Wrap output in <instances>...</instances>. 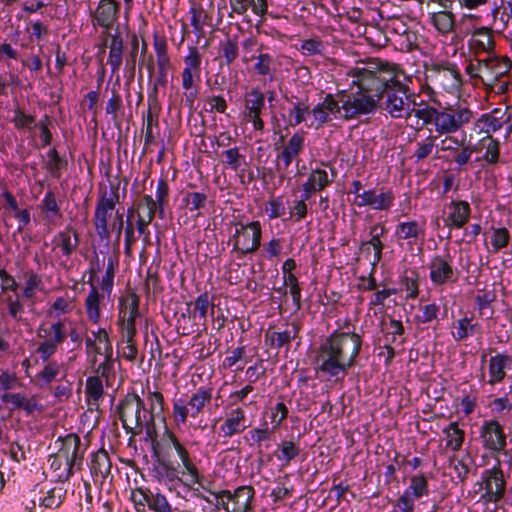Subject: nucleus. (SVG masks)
<instances>
[{"mask_svg":"<svg viewBox=\"0 0 512 512\" xmlns=\"http://www.w3.org/2000/svg\"><path fill=\"white\" fill-rule=\"evenodd\" d=\"M512 68V62L507 57L489 56L478 61V77L483 84H491L499 78H504Z\"/></svg>","mask_w":512,"mask_h":512,"instance_id":"4468645a","label":"nucleus"},{"mask_svg":"<svg viewBox=\"0 0 512 512\" xmlns=\"http://www.w3.org/2000/svg\"><path fill=\"white\" fill-rule=\"evenodd\" d=\"M120 11V3L115 0H101L94 12L96 23L109 30L113 28L114 23L118 19Z\"/></svg>","mask_w":512,"mask_h":512,"instance_id":"b1692460","label":"nucleus"},{"mask_svg":"<svg viewBox=\"0 0 512 512\" xmlns=\"http://www.w3.org/2000/svg\"><path fill=\"white\" fill-rule=\"evenodd\" d=\"M479 437L482 447L489 451L491 457L499 460V454L507 445V436L500 422L495 419L485 420L479 429Z\"/></svg>","mask_w":512,"mask_h":512,"instance_id":"9d476101","label":"nucleus"},{"mask_svg":"<svg viewBox=\"0 0 512 512\" xmlns=\"http://www.w3.org/2000/svg\"><path fill=\"white\" fill-rule=\"evenodd\" d=\"M53 243L55 244L53 249L60 248L62 255L68 258L78 247V234L74 231V238L72 239L68 231H60L54 236Z\"/></svg>","mask_w":512,"mask_h":512,"instance_id":"58836bf2","label":"nucleus"},{"mask_svg":"<svg viewBox=\"0 0 512 512\" xmlns=\"http://www.w3.org/2000/svg\"><path fill=\"white\" fill-rule=\"evenodd\" d=\"M150 408L148 410V418L156 419L164 412V396L158 391H149L147 395Z\"/></svg>","mask_w":512,"mask_h":512,"instance_id":"bf43d9fd","label":"nucleus"},{"mask_svg":"<svg viewBox=\"0 0 512 512\" xmlns=\"http://www.w3.org/2000/svg\"><path fill=\"white\" fill-rule=\"evenodd\" d=\"M140 49V41L137 33L134 31L126 30V47L124 51L125 70L130 72L133 76L135 74L136 65L138 63L139 69L144 65V60L138 59Z\"/></svg>","mask_w":512,"mask_h":512,"instance_id":"393cba45","label":"nucleus"},{"mask_svg":"<svg viewBox=\"0 0 512 512\" xmlns=\"http://www.w3.org/2000/svg\"><path fill=\"white\" fill-rule=\"evenodd\" d=\"M152 477L154 480L168 487L170 491L175 489V484L184 482L178 476V470L171 463L166 461H158L152 468Z\"/></svg>","mask_w":512,"mask_h":512,"instance_id":"cd10ccee","label":"nucleus"},{"mask_svg":"<svg viewBox=\"0 0 512 512\" xmlns=\"http://www.w3.org/2000/svg\"><path fill=\"white\" fill-rule=\"evenodd\" d=\"M451 212L445 218L444 223L451 229H460L469 221L471 207L467 201L452 200L449 204Z\"/></svg>","mask_w":512,"mask_h":512,"instance_id":"a878e982","label":"nucleus"},{"mask_svg":"<svg viewBox=\"0 0 512 512\" xmlns=\"http://www.w3.org/2000/svg\"><path fill=\"white\" fill-rule=\"evenodd\" d=\"M394 194L391 190L380 189L377 193L376 189L365 190L359 195V200L355 199L354 204L358 207L369 206L374 210L387 211L394 203Z\"/></svg>","mask_w":512,"mask_h":512,"instance_id":"6ab92c4d","label":"nucleus"},{"mask_svg":"<svg viewBox=\"0 0 512 512\" xmlns=\"http://www.w3.org/2000/svg\"><path fill=\"white\" fill-rule=\"evenodd\" d=\"M40 209L44 214V219L48 223H54L56 218L61 217L60 206L52 191H47L41 200Z\"/></svg>","mask_w":512,"mask_h":512,"instance_id":"79ce46f5","label":"nucleus"},{"mask_svg":"<svg viewBox=\"0 0 512 512\" xmlns=\"http://www.w3.org/2000/svg\"><path fill=\"white\" fill-rule=\"evenodd\" d=\"M249 425L246 424V415L242 408L237 407L227 415L223 423L220 425V436L231 438L234 435L244 432Z\"/></svg>","mask_w":512,"mask_h":512,"instance_id":"5701e85b","label":"nucleus"},{"mask_svg":"<svg viewBox=\"0 0 512 512\" xmlns=\"http://www.w3.org/2000/svg\"><path fill=\"white\" fill-rule=\"evenodd\" d=\"M169 185L163 178L158 180L154 202L157 205V212L161 219L164 218V207L168 203Z\"/></svg>","mask_w":512,"mask_h":512,"instance_id":"4d7b16f0","label":"nucleus"},{"mask_svg":"<svg viewBox=\"0 0 512 512\" xmlns=\"http://www.w3.org/2000/svg\"><path fill=\"white\" fill-rule=\"evenodd\" d=\"M482 484L485 492L481 495V500L485 503H499L504 499L506 491V481L501 469V461L497 460L494 467L486 469L482 473Z\"/></svg>","mask_w":512,"mask_h":512,"instance_id":"f8f14e48","label":"nucleus"},{"mask_svg":"<svg viewBox=\"0 0 512 512\" xmlns=\"http://www.w3.org/2000/svg\"><path fill=\"white\" fill-rule=\"evenodd\" d=\"M149 509L153 512H173L166 496L160 493L158 489L150 494Z\"/></svg>","mask_w":512,"mask_h":512,"instance_id":"774afa93","label":"nucleus"},{"mask_svg":"<svg viewBox=\"0 0 512 512\" xmlns=\"http://www.w3.org/2000/svg\"><path fill=\"white\" fill-rule=\"evenodd\" d=\"M147 209V213L141 214L138 213V219L136 222V228L140 235L144 236V240L148 241L149 239V230L148 226L152 222L157 212V205L154 202V199L150 195H144L138 203V209Z\"/></svg>","mask_w":512,"mask_h":512,"instance_id":"c85d7f7f","label":"nucleus"},{"mask_svg":"<svg viewBox=\"0 0 512 512\" xmlns=\"http://www.w3.org/2000/svg\"><path fill=\"white\" fill-rule=\"evenodd\" d=\"M201 63V54L197 48L191 47L189 53L184 57V69L181 74L182 87L184 90L193 89L200 83Z\"/></svg>","mask_w":512,"mask_h":512,"instance_id":"a211bd4d","label":"nucleus"},{"mask_svg":"<svg viewBox=\"0 0 512 512\" xmlns=\"http://www.w3.org/2000/svg\"><path fill=\"white\" fill-rule=\"evenodd\" d=\"M461 137H456L453 134H442L441 136H445L443 139H441L440 143L437 144V151L438 152H449V153H455L463 144L466 143L467 135L463 131V129L460 131Z\"/></svg>","mask_w":512,"mask_h":512,"instance_id":"3c124183","label":"nucleus"},{"mask_svg":"<svg viewBox=\"0 0 512 512\" xmlns=\"http://www.w3.org/2000/svg\"><path fill=\"white\" fill-rule=\"evenodd\" d=\"M488 143L485 145V153L477 160H483L488 165H496L500 160V143L493 137H487Z\"/></svg>","mask_w":512,"mask_h":512,"instance_id":"13d9d810","label":"nucleus"},{"mask_svg":"<svg viewBox=\"0 0 512 512\" xmlns=\"http://www.w3.org/2000/svg\"><path fill=\"white\" fill-rule=\"evenodd\" d=\"M39 337H44L46 341L53 343L55 346L59 347L66 337L67 332L65 329V325L63 321L57 320L52 323L48 328H40L38 332Z\"/></svg>","mask_w":512,"mask_h":512,"instance_id":"ea45409f","label":"nucleus"},{"mask_svg":"<svg viewBox=\"0 0 512 512\" xmlns=\"http://www.w3.org/2000/svg\"><path fill=\"white\" fill-rule=\"evenodd\" d=\"M2 402L11 404V409H21L26 415H32L35 412L42 413L44 411L43 404L40 403L37 395L26 396L22 393H4L1 396Z\"/></svg>","mask_w":512,"mask_h":512,"instance_id":"aec40b11","label":"nucleus"},{"mask_svg":"<svg viewBox=\"0 0 512 512\" xmlns=\"http://www.w3.org/2000/svg\"><path fill=\"white\" fill-rule=\"evenodd\" d=\"M419 273L414 270H406L401 277V287L406 291L407 299H415L419 294Z\"/></svg>","mask_w":512,"mask_h":512,"instance_id":"a18cd8bd","label":"nucleus"},{"mask_svg":"<svg viewBox=\"0 0 512 512\" xmlns=\"http://www.w3.org/2000/svg\"><path fill=\"white\" fill-rule=\"evenodd\" d=\"M446 436V448L451 451H459L463 445L465 432L459 428L457 422H451L443 429Z\"/></svg>","mask_w":512,"mask_h":512,"instance_id":"37998d69","label":"nucleus"},{"mask_svg":"<svg viewBox=\"0 0 512 512\" xmlns=\"http://www.w3.org/2000/svg\"><path fill=\"white\" fill-rule=\"evenodd\" d=\"M119 183H110L109 191L106 188L100 189L96 202L93 222L97 235L101 240L109 242L110 228L108 221L119 203Z\"/></svg>","mask_w":512,"mask_h":512,"instance_id":"6e6552de","label":"nucleus"},{"mask_svg":"<svg viewBox=\"0 0 512 512\" xmlns=\"http://www.w3.org/2000/svg\"><path fill=\"white\" fill-rule=\"evenodd\" d=\"M425 235V225L416 220L399 222L395 226L394 236L398 241H406L409 245H414Z\"/></svg>","mask_w":512,"mask_h":512,"instance_id":"bb28decb","label":"nucleus"},{"mask_svg":"<svg viewBox=\"0 0 512 512\" xmlns=\"http://www.w3.org/2000/svg\"><path fill=\"white\" fill-rule=\"evenodd\" d=\"M105 111L111 116L112 122L119 127L121 122L120 112L123 111V103L117 90L112 89V95L106 103Z\"/></svg>","mask_w":512,"mask_h":512,"instance_id":"864d4df0","label":"nucleus"},{"mask_svg":"<svg viewBox=\"0 0 512 512\" xmlns=\"http://www.w3.org/2000/svg\"><path fill=\"white\" fill-rule=\"evenodd\" d=\"M229 6V17H233V14L243 16L249 9L253 14L263 17L268 10L267 0H229Z\"/></svg>","mask_w":512,"mask_h":512,"instance_id":"72a5a7b5","label":"nucleus"},{"mask_svg":"<svg viewBox=\"0 0 512 512\" xmlns=\"http://www.w3.org/2000/svg\"><path fill=\"white\" fill-rule=\"evenodd\" d=\"M431 19L432 24L442 34H448L454 27V15L449 11L434 13Z\"/></svg>","mask_w":512,"mask_h":512,"instance_id":"5fc2aeb1","label":"nucleus"},{"mask_svg":"<svg viewBox=\"0 0 512 512\" xmlns=\"http://www.w3.org/2000/svg\"><path fill=\"white\" fill-rule=\"evenodd\" d=\"M139 302V297L135 293L119 301L118 325L121 330V342L124 344L122 356L129 361H134L138 352L134 337L136 335L135 320L140 315Z\"/></svg>","mask_w":512,"mask_h":512,"instance_id":"39448f33","label":"nucleus"},{"mask_svg":"<svg viewBox=\"0 0 512 512\" xmlns=\"http://www.w3.org/2000/svg\"><path fill=\"white\" fill-rule=\"evenodd\" d=\"M185 468L188 479L183 484L187 487H191V484L200 483V473L196 465L192 462L188 450L181 443L173 447Z\"/></svg>","mask_w":512,"mask_h":512,"instance_id":"f704fd0d","label":"nucleus"},{"mask_svg":"<svg viewBox=\"0 0 512 512\" xmlns=\"http://www.w3.org/2000/svg\"><path fill=\"white\" fill-rule=\"evenodd\" d=\"M208 196L204 192H187L182 198L183 205L196 216H201V210L205 208Z\"/></svg>","mask_w":512,"mask_h":512,"instance_id":"de8ad7c7","label":"nucleus"},{"mask_svg":"<svg viewBox=\"0 0 512 512\" xmlns=\"http://www.w3.org/2000/svg\"><path fill=\"white\" fill-rule=\"evenodd\" d=\"M42 290V277L33 270L27 271L25 285L22 291L23 297L26 299H33L36 296V292Z\"/></svg>","mask_w":512,"mask_h":512,"instance_id":"603ef678","label":"nucleus"},{"mask_svg":"<svg viewBox=\"0 0 512 512\" xmlns=\"http://www.w3.org/2000/svg\"><path fill=\"white\" fill-rule=\"evenodd\" d=\"M255 59L254 72L258 76L273 78L275 71V59L269 53H259L258 56H251L250 58L243 59L244 62H248Z\"/></svg>","mask_w":512,"mask_h":512,"instance_id":"4c0bfd02","label":"nucleus"},{"mask_svg":"<svg viewBox=\"0 0 512 512\" xmlns=\"http://www.w3.org/2000/svg\"><path fill=\"white\" fill-rule=\"evenodd\" d=\"M91 290L85 299V309L88 319L93 323L97 324L100 321V300L101 295L98 292L97 287L90 282Z\"/></svg>","mask_w":512,"mask_h":512,"instance_id":"a19ab883","label":"nucleus"},{"mask_svg":"<svg viewBox=\"0 0 512 512\" xmlns=\"http://www.w3.org/2000/svg\"><path fill=\"white\" fill-rule=\"evenodd\" d=\"M43 368L36 374V379L41 385H49L54 381H58L59 376L65 373L64 363L56 360L44 362Z\"/></svg>","mask_w":512,"mask_h":512,"instance_id":"c9c22d12","label":"nucleus"},{"mask_svg":"<svg viewBox=\"0 0 512 512\" xmlns=\"http://www.w3.org/2000/svg\"><path fill=\"white\" fill-rule=\"evenodd\" d=\"M428 268L430 270V280L435 286L453 283L458 279L457 271L452 264V257L449 254L445 256L435 255L431 259Z\"/></svg>","mask_w":512,"mask_h":512,"instance_id":"dca6fc26","label":"nucleus"},{"mask_svg":"<svg viewBox=\"0 0 512 512\" xmlns=\"http://www.w3.org/2000/svg\"><path fill=\"white\" fill-rule=\"evenodd\" d=\"M425 125L431 124L438 136L455 134L464 129L474 118V112L467 106L449 105L446 107L426 106L415 109L413 114Z\"/></svg>","mask_w":512,"mask_h":512,"instance_id":"20e7f679","label":"nucleus"},{"mask_svg":"<svg viewBox=\"0 0 512 512\" xmlns=\"http://www.w3.org/2000/svg\"><path fill=\"white\" fill-rule=\"evenodd\" d=\"M190 407L187 401L182 398L173 400V418L177 425L185 424L188 416L190 415Z\"/></svg>","mask_w":512,"mask_h":512,"instance_id":"338daca9","label":"nucleus"},{"mask_svg":"<svg viewBox=\"0 0 512 512\" xmlns=\"http://www.w3.org/2000/svg\"><path fill=\"white\" fill-rule=\"evenodd\" d=\"M284 98L291 106L287 115H282L286 123L291 127H296L303 123L310 114L308 98H300L294 95L284 96Z\"/></svg>","mask_w":512,"mask_h":512,"instance_id":"4be33fe9","label":"nucleus"},{"mask_svg":"<svg viewBox=\"0 0 512 512\" xmlns=\"http://www.w3.org/2000/svg\"><path fill=\"white\" fill-rule=\"evenodd\" d=\"M510 109V106L505 109L494 108L489 113L482 114L475 122V129H479V132L485 133L487 137H492L491 135L505 124L504 118Z\"/></svg>","mask_w":512,"mask_h":512,"instance_id":"412c9836","label":"nucleus"},{"mask_svg":"<svg viewBox=\"0 0 512 512\" xmlns=\"http://www.w3.org/2000/svg\"><path fill=\"white\" fill-rule=\"evenodd\" d=\"M299 331L300 325L297 322H292L291 329L287 328L283 331H267L265 333V342L274 349H280L284 346L289 348L291 341L298 336Z\"/></svg>","mask_w":512,"mask_h":512,"instance_id":"2f4dec72","label":"nucleus"},{"mask_svg":"<svg viewBox=\"0 0 512 512\" xmlns=\"http://www.w3.org/2000/svg\"><path fill=\"white\" fill-rule=\"evenodd\" d=\"M376 58H369L366 61H360L357 65L350 69L348 75L352 79V84L358 87V91L346 93L342 91L337 94L342 115L340 119L349 121L357 119L363 115L373 114L379 108V94L374 90H368L364 86L366 80V72L374 70Z\"/></svg>","mask_w":512,"mask_h":512,"instance_id":"7ed1b4c3","label":"nucleus"},{"mask_svg":"<svg viewBox=\"0 0 512 512\" xmlns=\"http://www.w3.org/2000/svg\"><path fill=\"white\" fill-rule=\"evenodd\" d=\"M310 114L313 116L311 126L315 128L323 127L326 123L335 119H340L342 111L338 97L335 98L332 94H326L323 101L310 108Z\"/></svg>","mask_w":512,"mask_h":512,"instance_id":"f3484780","label":"nucleus"},{"mask_svg":"<svg viewBox=\"0 0 512 512\" xmlns=\"http://www.w3.org/2000/svg\"><path fill=\"white\" fill-rule=\"evenodd\" d=\"M57 442L61 443L58 449L59 456L63 457L66 466V478L74 474V469L80 470L86 448L82 446L81 439L77 434L70 433L59 437Z\"/></svg>","mask_w":512,"mask_h":512,"instance_id":"9b49d317","label":"nucleus"},{"mask_svg":"<svg viewBox=\"0 0 512 512\" xmlns=\"http://www.w3.org/2000/svg\"><path fill=\"white\" fill-rule=\"evenodd\" d=\"M104 356V361L101 362L96 368L95 372L97 377L105 378L108 383L110 378L114 376L115 373V359L113 358V352L110 354H102Z\"/></svg>","mask_w":512,"mask_h":512,"instance_id":"0e129e2a","label":"nucleus"},{"mask_svg":"<svg viewBox=\"0 0 512 512\" xmlns=\"http://www.w3.org/2000/svg\"><path fill=\"white\" fill-rule=\"evenodd\" d=\"M117 412L127 433L140 435L148 420L145 402L135 393L127 394L118 404Z\"/></svg>","mask_w":512,"mask_h":512,"instance_id":"0eeeda50","label":"nucleus"},{"mask_svg":"<svg viewBox=\"0 0 512 512\" xmlns=\"http://www.w3.org/2000/svg\"><path fill=\"white\" fill-rule=\"evenodd\" d=\"M426 86L432 90L454 94L462 85L460 71L456 64L449 61L432 59L424 62Z\"/></svg>","mask_w":512,"mask_h":512,"instance_id":"423d86ee","label":"nucleus"},{"mask_svg":"<svg viewBox=\"0 0 512 512\" xmlns=\"http://www.w3.org/2000/svg\"><path fill=\"white\" fill-rule=\"evenodd\" d=\"M280 454L277 455L278 460L284 461L286 465H288L292 460H294L300 454L299 445L295 444L293 441L285 440L279 446Z\"/></svg>","mask_w":512,"mask_h":512,"instance_id":"680f3d73","label":"nucleus"},{"mask_svg":"<svg viewBox=\"0 0 512 512\" xmlns=\"http://www.w3.org/2000/svg\"><path fill=\"white\" fill-rule=\"evenodd\" d=\"M244 103L247 114L262 113L265 107V95L259 88L254 87L245 95Z\"/></svg>","mask_w":512,"mask_h":512,"instance_id":"49530a36","label":"nucleus"},{"mask_svg":"<svg viewBox=\"0 0 512 512\" xmlns=\"http://www.w3.org/2000/svg\"><path fill=\"white\" fill-rule=\"evenodd\" d=\"M304 145L305 134L303 132H296L289 138L282 151L277 155L276 171L281 179L285 178L292 162L296 159L299 161L298 156L304 150Z\"/></svg>","mask_w":512,"mask_h":512,"instance_id":"2eb2a0df","label":"nucleus"},{"mask_svg":"<svg viewBox=\"0 0 512 512\" xmlns=\"http://www.w3.org/2000/svg\"><path fill=\"white\" fill-rule=\"evenodd\" d=\"M89 467L94 479H100L101 482H104L109 476H111L112 469V462L108 452L101 448L92 453Z\"/></svg>","mask_w":512,"mask_h":512,"instance_id":"c756f323","label":"nucleus"},{"mask_svg":"<svg viewBox=\"0 0 512 512\" xmlns=\"http://www.w3.org/2000/svg\"><path fill=\"white\" fill-rule=\"evenodd\" d=\"M332 183L329 179L328 172L321 168L312 169L304 184L311 187L316 192L324 190Z\"/></svg>","mask_w":512,"mask_h":512,"instance_id":"8fccbe9b","label":"nucleus"},{"mask_svg":"<svg viewBox=\"0 0 512 512\" xmlns=\"http://www.w3.org/2000/svg\"><path fill=\"white\" fill-rule=\"evenodd\" d=\"M436 139L437 135L430 134L425 139L415 143V149L412 155L415 162L424 161L432 154L435 147H437Z\"/></svg>","mask_w":512,"mask_h":512,"instance_id":"09e8293b","label":"nucleus"},{"mask_svg":"<svg viewBox=\"0 0 512 512\" xmlns=\"http://www.w3.org/2000/svg\"><path fill=\"white\" fill-rule=\"evenodd\" d=\"M512 357L508 354L497 353L489 359L490 385L501 383L506 377V370L511 369Z\"/></svg>","mask_w":512,"mask_h":512,"instance_id":"7c9ffc66","label":"nucleus"},{"mask_svg":"<svg viewBox=\"0 0 512 512\" xmlns=\"http://www.w3.org/2000/svg\"><path fill=\"white\" fill-rule=\"evenodd\" d=\"M91 335L96 337L95 354H110L113 352L112 343L109 338L108 332L104 328H99L97 331H92Z\"/></svg>","mask_w":512,"mask_h":512,"instance_id":"052dcab7","label":"nucleus"},{"mask_svg":"<svg viewBox=\"0 0 512 512\" xmlns=\"http://www.w3.org/2000/svg\"><path fill=\"white\" fill-rule=\"evenodd\" d=\"M220 54L227 65H231L239 56V47L236 39L229 38L220 44Z\"/></svg>","mask_w":512,"mask_h":512,"instance_id":"e2e57ef3","label":"nucleus"},{"mask_svg":"<svg viewBox=\"0 0 512 512\" xmlns=\"http://www.w3.org/2000/svg\"><path fill=\"white\" fill-rule=\"evenodd\" d=\"M126 30L130 29L127 26L121 28L120 25H117L112 32L107 31L104 45L109 49L107 64L113 74L119 72L124 61Z\"/></svg>","mask_w":512,"mask_h":512,"instance_id":"ddd939ff","label":"nucleus"},{"mask_svg":"<svg viewBox=\"0 0 512 512\" xmlns=\"http://www.w3.org/2000/svg\"><path fill=\"white\" fill-rule=\"evenodd\" d=\"M374 70L366 72L364 86L379 94V107L392 118L408 119L416 107V94L410 89V78L396 63L376 58Z\"/></svg>","mask_w":512,"mask_h":512,"instance_id":"f257e3e1","label":"nucleus"},{"mask_svg":"<svg viewBox=\"0 0 512 512\" xmlns=\"http://www.w3.org/2000/svg\"><path fill=\"white\" fill-rule=\"evenodd\" d=\"M414 499H420L429 495V484L424 473L416 474L410 477L409 486L404 490Z\"/></svg>","mask_w":512,"mask_h":512,"instance_id":"c03bdc74","label":"nucleus"},{"mask_svg":"<svg viewBox=\"0 0 512 512\" xmlns=\"http://www.w3.org/2000/svg\"><path fill=\"white\" fill-rule=\"evenodd\" d=\"M473 40L476 46L486 52H489L494 47L493 35L489 28L481 27L474 31Z\"/></svg>","mask_w":512,"mask_h":512,"instance_id":"6e6d98bb","label":"nucleus"},{"mask_svg":"<svg viewBox=\"0 0 512 512\" xmlns=\"http://www.w3.org/2000/svg\"><path fill=\"white\" fill-rule=\"evenodd\" d=\"M362 337L355 332L334 331L318 346L313 360L316 374L328 380L344 378L356 365Z\"/></svg>","mask_w":512,"mask_h":512,"instance_id":"f03ea898","label":"nucleus"},{"mask_svg":"<svg viewBox=\"0 0 512 512\" xmlns=\"http://www.w3.org/2000/svg\"><path fill=\"white\" fill-rule=\"evenodd\" d=\"M492 232L491 245L495 252H498L508 246L510 241V232L507 228L492 227Z\"/></svg>","mask_w":512,"mask_h":512,"instance_id":"69168bd1","label":"nucleus"},{"mask_svg":"<svg viewBox=\"0 0 512 512\" xmlns=\"http://www.w3.org/2000/svg\"><path fill=\"white\" fill-rule=\"evenodd\" d=\"M255 491L251 486L238 487L233 493L230 492L229 512H251V502Z\"/></svg>","mask_w":512,"mask_h":512,"instance_id":"473e14b6","label":"nucleus"},{"mask_svg":"<svg viewBox=\"0 0 512 512\" xmlns=\"http://www.w3.org/2000/svg\"><path fill=\"white\" fill-rule=\"evenodd\" d=\"M212 388L200 387L195 393L191 395L187 401L190 407V416L197 417L204 409V407L211 402Z\"/></svg>","mask_w":512,"mask_h":512,"instance_id":"e433bc0d","label":"nucleus"},{"mask_svg":"<svg viewBox=\"0 0 512 512\" xmlns=\"http://www.w3.org/2000/svg\"><path fill=\"white\" fill-rule=\"evenodd\" d=\"M262 239V225L259 221L248 223H235V232L230 241L233 242V252H237L239 257L256 252Z\"/></svg>","mask_w":512,"mask_h":512,"instance_id":"1a4fd4ad","label":"nucleus"}]
</instances>
